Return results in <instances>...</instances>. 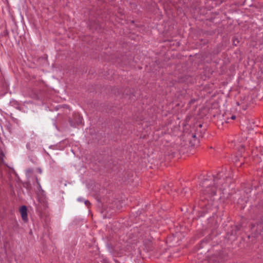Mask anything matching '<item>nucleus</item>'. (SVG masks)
Segmentation results:
<instances>
[{
  "instance_id": "obj_1",
  "label": "nucleus",
  "mask_w": 263,
  "mask_h": 263,
  "mask_svg": "<svg viewBox=\"0 0 263 263\" xmlns=\"http://www.w3.org/2000/svg\"><path fill=\"white\" fill-rule=\"evenodd\" d=\"M225 173L223 172H218L216 175L207 176L204 178L200 185L203 188V193L206 196H203L199 203L202 208H205L206 210L211 209L213 205V200L212 197L216 194L217 185L222 183L221 180L224 179Z\"/></svg>"
},
{
  "instance_id": "obj_2",
  "label": "nucleus",
  "mask_w": 263,
  "mask_h": 263,
  "mask_svg": "<svg viewBox=\"0 0 263 263\" xmlns=\"http://www.w3.org/2000/svg\"><path fill=\"white\" fill-rule=\"evenodd\" d=\"M228 259L229 255L226 251L220 250L210 256L208 261L209 263H224Z\"/></svg>"
},
{
  "instance_id": "obj_3",
  "label": "nucleus",
  "mask_w": 263,
  "mask_h": 263,
  "mask_svg": "<svg viewBox=\"0 0 263 263\" xmlns=\"http://www.w3.org/2000/svg\"><path fill=\"white\" fill-rule=\"evenodd\" d=\"M182 138L185 142H188L189 146L193 147L198 143V140L196 137L195 132L191 130L190 132H184Z\"/></svg>"
},
{
  "instance_id": "obj_4",
  "label": "nucleus",
  "mask_w": 263,
  "mask_h": 263,
  "mask_svg": "<svg viewBox=\"0 0 263 263\" xmlns=\"http://www.w3.org/2000/svg\"><path fill=\"white\" fill-rule=\"evenodd\" d=\"M256 226V231L257 234L254 237H257L258 235H260L263 239V217H259L256 220L255 224H252V229Z\"/></svg>"
},
{
  "instance_id": "obj_5",
  "label": "nucleus",
  "mask_w": 263,
  "mask_h": 263,
  "mask_svg": "<svg viewBox=\"0 0 263 263\" xmlns=\"http://www.w3.org/2000/svg\"><path fill=\"white\" fill-rule=\"evenodd\" d=\"M226 194L223 192L222 196H220V198H223L226 199H229L231 200H232L233 202H239L240 199V194L238 193H235V194L232 193H228V195L226 196Z\"/></svg>"
},
{
  "instance_id": "obj_6",
  "label": "nucleus",
  "mask_w": 263,
  "mask_h": 263,
  "mask_svg": "<svg viewBox=\"0 0 263 263\" xmlns=\"http://www.w3.org/2000/svg\"><path fill=\"white\" fill-rule=\"evenodd\" d=\"M262 36V32H259L258 33H256L255 35H254L253 33L252 34V41L255 42V44L254 45H260L263 44Z\"/></svg>"
},
{
  "instance_id": "obj_7",
  "label": "nucleus",
  "mask_w": 263,
  "mask_h": 263,
  "mask_svg": "<svg viewBox=\"0 0 263 263\" xmlns=\"http://www.w3.org/2000/svg\"><path fill=\"white\" fill-rule=\"evenodd\" d=\"M89 27L90 29H91L92 30H100L102 28V25L99 22V20L95 19V20H90L89 19Z\"/></svg>"
},
{
  "instance_id": "obj_8",
  "label": "nucleus",
  "mask_w": 263,
  "mask_h": 263,
  "mask_svg": "<svg viewBox=\"0 0 263 263\" xmlns=\"http://www.w3.org/2000/svg\"><path fill=\"white\" fill-rule=\"evenodd\" d=\"M27 208L26 205H22L20 208V212L21 215L22 220L26 222L28 221Z\"/></svg>"
},
{
  "instance_id": "obj_9",
  "label": "nucleus",
  "mask_w": 263,
  "mask_h": 263,
  "mask_svg": "<svg viewBox=\"0 0 263 263\" xmlns=\"http://www.w3.org/2000/svg\"><path fill=\"white\" fill-rule=\"evenodd\" d=\"M240 226L234 225L231 227V230L230 231H228L227 233L228 236H236L237 235V232H238L240 229Z\"/></svg>"
},
{
  "instance_id": "obj_10",
  "label": "nucleus",
  "mask_w": 263,
  "mask_h": 263,
  "mask_svg": "<svg viewBox=\"0 0 263 263\" xmlns=\"http://www.w3.org/2000/svg\"><path fill=\"white\" fill-rule=\"evenodd\" d=\"M116 164V162L114 161L111 158L108 160V162L105 164L104 166L109 170L113 168L114 166Z\"/></svg>"
},
{
  "instance_id": "obj_11",
  "label": "nucleus",
  "mask_w": 263,
  "mask_h": 263,
  "mask_svg": "<svg viewBox=\"0 0 263 263\" xmlns=\"http://www.w3.org/2000/svg\"><path fill=\"white\" fill-rule=\"evenodd\" d=\"M5 155L3 151L0 152V179L3 178L2 167L4 163V157Z\"/></svg>"
},
{
  "instance_id": "obj_12",
  "label": "nucleus",
  "mask_w": 263,
  "mask_h": 263,
  "mask_svg": "<svg viewBox=\"0 0 263 263\" xmlns=\"http://www.w3.org/2000/svg\"><path fill=\"white\" fill-rule=\"evenodd\" d=\"M74 120L76 122L77 126L82 124L83 118L80 115H76Z\"/></svg>"
},
{
  "instance_id": "obj_13",
  "label": "nucleus",
  "mask_w": 263,
  "mask_h": 263,
  "mask_svg": "<svg viewBox=\"0 0 263 263\" xmlns=\"http://www.w3.org/2000/svg\"><path fill=\"white\" fill-rule=\"evenodd\" d=\"M23 186L24 187L26 188L27 190L30 191L31 190V184L29 181L24 182L23 183Z\"/></svg>"
},
{
  "instance_id": "obj_14",
  "label": "nucleus",
  "mask_w": 263,
  "mask_h": 263,
  "mask_svg": "<svg viewBox=\"0 0 263 263\" xmlns=\"http://www.w3.org/2000/svg\"><path fill=\"white\" fill-rule=\"evenodd\" d=\"M211 240V237L210 236H208V237H206L205 238H204L203 240H202L200 242V248H202L203 247V243H208L210 241V240Z\"/></svg>"
},
{
  "instance_id": "obj_15",
  "label": "nucleus",
  "mask_w": 263,
  "mask_h": 263,
  "mask_svg": "<svg viewBox=\"0 0 263 263\" xmlns=\"http://www.w3.org/2000/svg\"><path fill=\"white\" fill-rule=\"evenodd\" d=\"M233 41V45L234 46H237L238 44L239 43V40L238 38L236 36H234L232 39Z\"/></svg>"
},
{
  "instance_id": "obj_16",
  "label": "nucleus",
  "mask_w": 263,
  "mask_h": 263,
  "mask_svg": "<svg viewBox=\"0 0 263 263\" xmlns=\"http://www.w3.org/2000/svg\"><path fill=\"white\" fill-rule=\"evenodd\" d=\"M68 122L72 127H76L77 126V125L76 124V123L75 121L74 120L73 121L71 118L69 119Z\"/></svg>"
},
{
  "instance_id": "obj_17",
  "label": "nucleus",
  "mask_w": 263,
  "mask_h": 263,
  "mask_svg": "<svg viewBox=\"0 0 263 263\" xmlns=\"http://www.w3.org/2000/svg\"><path fill=\"white\" fill-rule=\"evenodd\" d=\"M245 151V146L243 145H241L240 148L238 150V155H241L242 153Z\"/></svg>"
},
{
  "instance_id": "obj_18",
  "label": "nucleus",
  "mask_w": 263,
  "mask_h": 263,
  "mask_svg": "<svg viewBox=\"0 0 263 263\" xmlns=\"http://www.w3.org/2000/svg\"><path fill=\"white\" fill-rule=\"evenodd\" d=\"M214 1L216 6L219 5L222 3V0H214Z\"/></svg>"
},
{
  "instance_id": "obj_19",
  "label": "nucleus",
  "mask_w": 263,
  "mask_h": 263,
  "mask_svg": "<svg viewBox=\"0 0 263 263\" xmlns=\"http://www.w3.org/2000/svg\"><path fill=\"white\" fill-rule=\"evenodd\" d=\"M33 172V170L32 168H28L27 170H26V174H32Z\"/></svg>"
},
{
  "instance_id": "obj_20",
  "label": "nucleus",
  "mask_w": 263,
  "mask_h": 263,
  "mask_svg": "<svg viewBox=\"0 0 263 263\" xmlns=\"http://www.w3.org/2000/svg\"><path fill=\"white\" fill-rule=\"evenodd\" d=\"M35 180H36V183L38 185V188L40 189V188H41V186L39 182V180H38V178L36 176L35 177Z\"/></svg>"
},
{
  "instance_id": "obj_21",
  "label": "nucleus",
  "mask_w": 263,
  "mask_h": 263,
  "mask_svg": "<svg viewBox=\"0 0 263 263\" xmlns=\"http://www.w3.org/2000/svg\"><path fill=\"white\" fill-rule=\"evenodd\" d=\"M251 187H250L249 186L248 187H246V190H245V192H246L247 193H248L249 192H251Z\"/></svg>"
},
{
  "instance_id": "obj_22",
  "label": "nucleus",
  "mask_w": 263,
  "mask_h": 263,
  "mask_svg": "<svg viewBox=\"0 0 263 263\" xmlns=\"http://www.w3.org/2000/svg\"><path fill=\"white\" fill-rule=\"evenodd\" d=\"M259 208L262 207L263 208V200L260 201L258 203Z\"/></svg>"
},
{
  "instance_id": "obj_23",
  "label": "nucleus",
  "mask_w": 263,
  "mask_h": 263,
  "mask_svg": "<svg viewBox=\"0 0 263 263\" xmlns=\"http://www.w3.org/2000/svg\"><path fill=\"white\" fill-rule=\"evenodd\" d=\"M85 204L87 206H88L90 204V202H89L88 200H86V201H85Z\"/></svg>"
},
{
  "instance_id": "obj_24",
  "label": "nucleus",
  "mask_w": 263,
  "mask_h": 263,
  "mask_svg": "<svg viewBox=\"0 0 263 263\" xmlns=\"http://www.w3.org/2000/svg\"><path fill=\"white\" fill-rule=\"evenodd\" d=\"M186 191L185 190V188H183V190H182L181 191V193H184V194H186Z\"/></svg>"
},
{
  "instance_id": "obj_25",
  "label": "nucleus",
  "mask_w": 263,
  "mask_h": 263,
  "mask_svg": "<svg viewBox=\"0 0 263 263\" xmlns=\"http://www.w3.org/2000/svg\"><path fill=\"white\" fill-rule=\"evenodd\" d=\"M214 17H211V18H210L209 19V20L210 22H213V21H214Z\"/></svg>"
},
{
  "instance_id": "obj_26",
  "label": "nucleus",
  "mask_w": 263,
  "mask_h": 263,
  "mask_svg": "<svg viewBox=\"0 0 263 263\" xmlns=\"http://www.w3.org/2000/svg\"><path fill=\"white\" fill-rule=\"evenodd\" d=\"M232 120H234L236 119V116L235 115H233L232 116L231 118Z\"/></svg>"
},
{
  "instance_id": "obj_27",
  "label": "nucleus",
  "mask_w": 263,
  "mask_h": 263,
  "mask_svg": "<svg viewBox=\"0 0 263 263\" xmlns=\"http://www.w3.org/2000/svg\"><path fill=\"white\" fill-rule=\"evenodd\" d=\"M170 155H172V157H174L175 155V152H172Z\"/></svg>"
},
{
  "instance_id": "obj_28",
  "label": "nucleus",
  "mask_w": 263,
  "mask_h": 263,
  "mask_svg": "<svg viewBox=\"0 0 263 263\" xmlns=\"http://www.w3.org/2000/svg\"><path fill=\"white\" fill-rule=\"evenodd\" d=\"M37 171H38V172H39V173H42V170H41V168H39L37 169Z\"/></svg>"
},
{
  "instance_id": "obj_29",
  "label": "nucleus",
  "mask_w": 263,
  "mask_h": 263,
  "mask_svg": "<svg viewBox=\"0 0 263 263\" xmlns=\"http://www.w3.org/2000/svg\"><path fill=\"white\" fill-rule=\"evenodd\" d=\"M247 105H246L245 106H242L243 109L245 110L247 109Z\"/></svg>"
},
{
  "instance_id": "obj_30",
  "label": "nucleus",
  "mask_w": 263,
  "mask_h": 263,
  "mask_svg": "<svg viewBox=\"0 0 263 263\" xmlns=\"http://www.w3.org/2000/svg\"><path fill=\"white\" fill-rule=\"evenodd\" d=\"M97 198H97V200L98 201V202H101V199H100V198H99L98 197H97Z\"/></svg>"
},
{
  "instance_id": "obj_31",
  "label": "nucleus",
  "mask_w": 263,
  "mask_h": 263,
  "mask_svg": "<svg viewBox=\"0 0 263 263\" xmlns=\"http://www.w3.org/2000/svg\"><path fill=\"white\" fill-rule=\"evenodd\" d=\"M215 14H216V15H218V14H219V13H218V12H215Z\"/></svg>"
},
{
  "instance_id": "obj_32",
  "label": "nucleus",
  "mask_w": 263,
  "mask_h": 263,
  "mask_svg": "<svg viewBox=\"0 0 263 263\" xmlns=\"http://www.w3.org/2000/svg\"><path fill=\"white\" fill-rule=\"evenodd\" d=\"M202 124H199V126L200 127H202Z\"/></svg>"
},
{
  "instance_id": "obj_33",
  "label": "nucleus",
  "mask_w": 263,
  "mask_h": 263,
  "mask_svg": "<svg viewBox=\"0 0 263 263\" xmlns=\"http://www.w3.org/2000/svg\"><path fill=\"white\" fill-rule=\"evenodd\" d=\"M193 101H193V100H192L191 101V102H190V103H191V102H193Z\"/></svg>"
},
{
  "instance_id": "obj_34",
  "label": "nucleus",
  "mask_w": 263,
  "mask_h": 263,
  "mask_svg": "<svg viewBox=\"0 0 263 263\" xmlns=\"http://www.w3.org/2000/svg\"><path fill=\"white\" fill-rule=\"evenodd\" d=\"M237 105H239V102H237Z\"/></svg>"
},
{
  "instance_id": "obj_35",
  "label": "nucleus",
  "mask_w": 263,
  "mask_h": 263,
  "mask_svg": "<svg viewBox=\"0 0 263 263\" xmlns=\"http://www.w3.org/2000/svg\"><path fill=\"white\" fill-rule=\"evenodd\" d=\"M260 217H263V215H261V216H260Z\"/></svg>"
}]
</instances>
